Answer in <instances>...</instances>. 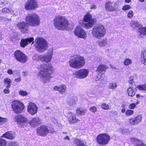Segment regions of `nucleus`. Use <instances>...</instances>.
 Returning a JSON list of instances; mask_svg holds the SVG:
<instances>
[{"label": "nucleus", "instance_id": "1", "mask_svg": "<svg viewBox=\"0 0 146 146\" xmlns=\"http://www.w3.org/2000/svg\"><path fill=\"white\" fill-rule=\"evenodd\" d=\"M26 23L24 22H19L17 25L18 28L23 33H26L28 30V24L31 26L38 25L40 22V18L38 15L35 13L28 14L26 17Z\"/></svg>", "mask_w": 146, "mask_h": 146}, {"label": "nucleus", "instance_id": "2", "mask_svg": "<svg viewBox=\"0 0 146 146\" xmlns=\"http://www.w3.org/2000/svg\"><path fill=\"white\" fill-rule=\"evenodd\" d=\"M37 68L39 70L38 75V78L44 83L49 82L51 78V75L53 73V66L51 65L42 63L38 64Z\"/></svg>", "mask_w": 146, "mask_h": 146}, {"label": "nucleus", "instance_id": "3", "mask_svg": "<svg viewBox=\"0 0 146 146\" xmlns=\"http://www.w3.org/2000/svg\"><path fill=\"white\" fill-rule=\"evenodd\" d=\"M54 26L58 29L64 30L67 29L68 26V21L64 16L58 15L55 16L53 19Z\"/></svg>", "mask_w": 146, "mask_h": 146}, {"label": "nucleus", "instance_id": "4", "mask_svg": "<svg viewBox=\"0 0 146 146\" xmlns=\"http://www.w3.org/2000/svg\"><path fill=\"white\" fill-rule=\"evenodd\" d=\"M69 66L72 68L78 69L83 66L85 63L84 58L79 55H74L68 61Z\"/></svg>", "mask_w": 146, "mask_h": 146}, {"label": "nucleus", "instance_id": "5", "mask_svg": "<svg viewBox=\"0 0 146 146\" xmlns=\"http://www.w3.org/2000/svg\"><path fill=\"white\" fill-rule=\"evenodd\" d=\"M53 51V49H50L44 54L39 55H35L33 57V59L36 60H40L41 61L48 63L51 61L52 58Z\"/></svg>", "mask_w": 146, "mask_h": 146}, {"label": "nucleus", "instance_id": "6", "mask_svg": "<svg viewBox=\"0 0 146 146\" xmlns=\"http://www.w3.org/2000/svg\"><path fill=\"white\" fill-rule=\"evenodd\" d=\"M106 33V29L102 25H97L94 27L92 30L93 36L96 38L100 39L105 35Z\"/></svg>", "mask_w": 146, "mask_h": 146}, {"label": "nucleus", "instance_id": "7", "mask_svg": "<svg viewBox=\"0 0 146 146\" xmlns=\"http://www.w3.org/2000/svg\"><path fill=\"white\" fill-rule=\"evenodd\" d=\"M35 47L39 52H44L47 49V42L42 37H38L35 40Z\"/></svg>", "mask_w": 146, "mask_h": 146}, {"label": "nucleus", "instance_id": "8", "mask_svg": "<svg viewBox=\"0 0 146 146\" xmlns=\"http://www.w3.org/2000/svg\"><path fill=\"white\" fill-rule=\"evenodd\" d=\"M84 21L86 23H84L83 21L79 22V23L82 26L87 29L91 28L94 24L95 20L92 19L91 15L87 13L83 18Z\"/></svg>", "mask_w": 146, "mask_h": 146}, {"label": "nucleus", "instance_id": "9", "mask_svg": "<svg viewBox=\"0 0 146 146\" xmlns=\"http://www.w3.org/2000/svg\"><path fill=\"white\" fill-rule=\"evenodd\" d=\"M111 140L110 136L107 133H102L98 135L96 138L97 143L100 145L107 144Z\"/></svg>", "mask_w": 146, "mask_h": 146}, {"label": "nucleus", "instance_id": "10", "mask_svg": "<svg viewBox=\"0 0 146 146\" xmlns=\"http://www.w3.org/2000/svg\"><path fill=\"white\" fill-rule=\"evenodd\" d=\"M130 26L134 29L139 28L138 32L140 35H146V27H141V23L135 21H132L130 23Z\"/></svg>", "mask_w": 146, "mask_h": 146}, {"label": "nucleus", "instance_id": "11", "mask_svg": "<svg viewBox=\"0 0 146 146\" xmlns=\"http://www.w3.org/2000/svg\"><path fill=\"white\" fill-rule=\"evenodd\" d=\"M11 106L13 110L16 113H21L25 108L23 104L17 100L13 101Z\"/></svg>", "mask_w": 146, "mask_h": 146}, {"label": "nucleus", "instance_id": "12", "mask_svg": "<svg viewBox=\"0 0 146 146\" xmlns=\"http://www.w3.org/2000/svg\"><path fill=\"white\" fill-rule=\"evenodd\" d=\"M15 121L22 127H24L28 123V119L22 115H18L16 116L14 119Z\"/></svg>", "mask_w": 146, "mask_h": 146}, {"label": "nucleus", "instance_id": "13", "mask_svg": "<svg viewBox=\"0 0 146 146\" xmlns=\"http://www.w3.org/2000/svg\"><path fill=\"white\" fill-rule=\"evenodd\" d=\"M74 35L78 37L86 39L87 38L86 32L81 27L77 26L74 31Z\"/></svg>", "mask_w": 146, "mask_h": 146}, {"label": "nucleus", "instance_id": "14", "mask_svg": "<svg viewBox=\"0 0 146 146\" xmlns=\"http://www.w3.org/2000/svg\"><path fill=\"white\" fill-rule=\"evenodd\" d=\"M16 59L19 62L22 63H25L28 60V57L23 52L19 51H16L14 53Z\"/></svg>", "mask_w": 146, "mask_h": 146}, {"label": "nucleus", "instance_id": "15", "mask_svg": "<svg viewBox=\"0 0 146 146\" xmlns=\"http://www.w3.org/2000/svg\"><path fill=\"white\" fill-rule=\"evenodd\" d=\"M89 72V71L88 69L84 68L75 71L74 75L76 78L82 79L86 78Z\"/></svg>", "mask_w": 146, "mask_h": 146}, {"label": "nucleus", "instance_id": "16", "mask_svg": "<svg viewBox=\"0 0 146 146\" xmlns=\"http://www.w3.org/2000/svg\"><path fill=\"white\" fill-rule=\"evenodd\" d=\"M38 6L37 2L35 0H28L25 4V8L27 10L34 9Z\"/></svg>", "mask_w": 146, "mask_h": 146}, {"label": "nucleus", "instance_id": "17", "mask_svg": "<svg viewBox=\"0 0 146 146\" xmlns=\"http://www.w3.org/2000/svg\"><path fill=\"white\" fill-rule=\"evenodd\" d=\"M38 109V107L34 103L30 102L27 107L28 112L31 115H33L36 113Z\"/></svg>", "mask_w": 146, "mask_h": 146}, {"label": "nucleus", "instance_id": "18", "mask_svg": "<svg viewBox=\"0 0 146 146\" xmlns=\"http://www.w3.org/2000/svg\"><path fill=\"white\" fill-rule=\"evenodd\" d=\"M67 117L69 122L70 124H74L80 121V120L76 117V115L71 112L67 113Z\"/></svg>", "mask_w": 146, "mask_h": 146}, {"label": "nucleus", "instance_id": "19", "mask_svg": "<svg viewBox=\"0 0 146 146\" xmlns=\"http://www.w3.org/2000/svg\"><path fill=\"white\" fill-rule=\"evenodd\" d=\"M34 39L33 37H29L27 38H23L21 39L20 42V46L22 48H25L29 44L32 43V44L34 43Z\"/></svg>", "mask_w": 146, "mask_h": 146}, {"label": "nucleus", "instance_id": "20", "mask_svg": "<svg viewBox=\"0 0 146 146\" xmlns=\"http://www.w3.org/2000/svg\"><path fill=\"white\" fill-rule=\"evenodd\" d=\"M97 44L99 47L104 48L109 47L111 45L110 41L107 39H102L98 41Z\"/></svg>", "mask_w": 146, "mask_h": 146}, {"label": "nucleus", "instance_id": "21", "mask_svg": "<svg viewBox=\"0 0 146 146\" xmlns=\"http://www.w3.org/2000/svg\"><path fill=\"white\" fill-rule=\"evenodd\" d=\"M48 127L44 125H41L37 129V133L39 135L45 136L48 133Z\"/></svg>", "mask_w": 146, "mask_h": 146}, {"label": "nucleus", "instance_id": "22", "mask_svg": "<svg viewBox=\"0 0 146 146\" xmlns=\"http://www.w3.org/2000/svg\"><path fill=\"white\" fill-rule=\"evenodd\" d=\"M142 119V116L141 115H139L137 117L131 118L129 119V123L132 125H135L140 123Z\"/></svg>", "mask_w": 146, "mask_h": 146}, {"label": "nucleus", "instance_id": "23", "mask_svg": "<svg viewBox=\"0 0 146 146\" xmlns=\"http://www.w3.org/2000/svg\"><path fill=\"white\" fill-rule=\"evenodd\" d=\"M130 140L131 143L135 145V146H146V144L143 143L142 140L134 137H131Z\"/></svg>", "mask_w": 146, "mask_h": 146}, {"label": "nucleus", "instance_id": "24", "mask_svg": "<svg viewBox=\"0 0 146 146\" xmlns=\"http://www.w3.org/2000/svg\"><path fill=\"white\" fill-rule=\"evenodd\" d=\"M41 123L40 119L38 117H34L30 121L29 123L32 127H35L38 126Z\"/></svg>", "mask_w": 146, "mask_h": 146}, {"label": "nucleus", "instance_id": "25", "mask_svg": "<svg viewBox=\"0 0 146 146\" xmlns=\"http://www.w3.org/2000/svg\"><path fill=\"white\" fill-rule=\"evenodd\" d=\"M107 68V66H106L102 64L100 65L97 68L96 71L97 72H98V73H99L100 72V73L101 72L105 71ZM99 74L101 75V74H100L97 76V78H96V80H98L101 78V75H99Z\"/></svg>", "mask_w": 146, "mask_h": 146}, {"label": "nucleus", "instance_id": "26", "mask_svg": "<svg viewBox=\"0 0 146 146\" xmlns=\"http://www.w3.org/2000/svg\"><path fill=\"white\" fill-rule=\"evenodd\" d=\"M66 88L65 85L62 84L59 86H56L54 87V89L58 91L60 94H63L65 92Z\"/></svg>", "mask_w": 146, "mask_h": 146}, {"label": "nucleus", "instance_id": "27", "mask_svg": "<svg viewBox=\"0 0 146 146\" xmlns=\"http://www.w3.org/2000/svg\"><path fill=\"white\" fill-rule=\"evenodd\" d=\"M114 5L113 3L109 2L107 3L105 5L106 9L109 11L111 12L115 10L116 8L114 7Z\"/></svg>", "mask_w": 146, "mask_h": 146}, {"label": "nucleus", "instance_id": "28", "mask_svg": "<svg viewBox=\"0 0 146 146\" xmlns=\"http://www.w3.org/2000/svg\"><path fill=\"white\" fill-rule=\"evenodd\" d=\"M136 90L133 86H131L127 89V92L128 95L130 96H133L135 94Z\"/></svg>", "mask_w": 146, "mask_h": 146}, {"label": "nucleus", "instance_id": "29", "mask_svg": "<svg viewBox=\"0 0 146 146\" xmlns=\"http://www.w3.org/2000/svg\"><path fill=\"white\" fill-rule=\"evenodd\" d=\"M77 100L78 99L76 96H73L68 99L67 103L69 105L73 106L75 104Z\"/></svg>", "mask_w": 146, "mask_h": 146}, {"label": "nucleus", "instance_id": "30", "mask_svg": "<svg viewBox=\"0 0 146 146\" xmlns=\"http://www.w3.org/2000/svg\"><path fill=\"white\" fill-rule=\"evenodd\" d=\"M2 137H4L6 138L13 139L15 137V134L14 132L8 131L4 134Z\"/></svg>", "mask_w": 146, "mask_h": 146}, {"label": "nucleus", "instance_id": "31", "mask_svg": "<svg viewBox=\"0 0 146 146\" xmlns=\"http://www.w3.org/2000/svg\"><path fill=\"white\" fill-rule=\"evenodd\" d=\"M141 61L142 64L146 65V50H143L141 53Z\"/></svg>", "mask_w": 146, "mask_h": 146}, {"label": "nucleus", "instance_id": "32", "mask_svg": "<svg viewBox=\"0 0 146 146\" xmlns=\"http://www.w3.org/2000/svg\"><path fill=\"white\" fill-rule=\"evenodd\" d=\"M86 112V110L85 109L81 108H78L76 111V113L77 114L80 115H83Z\"/></svg>", "mask_w": 146, "mask_h": 146}, {"label": "nucleus", "instance_id": "33", "mask_svg": "<svg viewBox=\"0 0 146 146\" xmlns=\"http://www.w3.org/2000/svg\"><path fill=\"white\" fill-rule=\"evenodd\" d=\"M74 144L76 146H87L79 139H76L75 140Z\"/></svg>", "mask_w": 146, "mask_h": 146}, {"label": "nucleus", "instance_id": "34", "mask_svg": "<svg viewBox=\"0 0 146 146\" xmlns=\"http://www.w3.org/2000/svg\"><path fill=\"white\" fill-rule=\"evenodd\" d=\"M137 88L139 90H143L146 91V84L138 85L137 86Z\"/></svg>", "mask_w": 146, "mask_h": 146}, {"label": "nucleus", "instance_id": "35", "mask_svg": "<svg viewBox=\"0 0 146 146\" xmlns=\"http://www.w3.org/2000/svg\"><path fill=\"white\" fill-rule=\"evenodd\" d=\"M18 93L19 95L22 96H25L27 94V93L26 91L22 90H19L18 92Z\"/></svg>", "mask_w": 146, "mask_h": 146}, {"label": "nucleus", "instance_id": "36", "mask_svg": "<svg viewBox=\"0 0 146 146\" xmlns=\"http://www.w3.org/2000/svg\"><path fill=\"white\" fill-rule=\"evenodd\" d=\"M132 63L131 60L128 58L125 59V61L124 62V64L125 66H128L130 64Z\"/></svg>", "mask_w": 146, "mask_h": 146}, {"label": "nucleus", "instance_id": "37", "mask_svg": "<svg viewBox=\"0 0 146 146\" xmlns=\"http://www.w3.org/2000/svg\"><path fill=\"white\" fill-rule=\"evenodd\" d=\"M117 87V85L115 83H111L110 84L109 86V88L111 89H114Z\"/></svg>", "mask_w": 146, "mask_h": 146}, {"label": "nucleus", "instance_id": "38", "mask_svg": "<svg viewBox=\"0 0 146 146\" xmlns=\"http://www.w3.org/2000/svg\"><path fill=\"white\" fill-rule=\"evenodd\" d=\"M134 113V111L131 110H128L126 112L125 114L127 116H130L132 115Z\"/></svg>", "mask_w": 146, "mask_h": 146}, {"label": "nucleus", "instance_id": "39", "mask_svg": "<svg viewBox=\"0 0 146 146\" xmlns=\"http://www.w3.org/2000/svg\"><path fill=\"white\" fill-rule=\"evenodd\" d=\"M4 81L6 84H8L7 86V88H9L11 85L10 84L11 82V81L10 79L9 78H5L4 79Z\"/></svg>", "mask_w": 146, "mask_h": 146}, {"label": "nucleus", "instance_id": "40", "mask_svg": "<svg viewBox=\"0 0 146 146\" xmlns=\"http://www.w3.org/2000/svg\"><path fill=\"white\" fill-rule=\"evenodd\" d=\"M7 121V119L5 118L0 117V125L3 124Z\"/></svg>", "mask_w": 146, "mask_h": 146}, {"label": "nucleus", "instance_id": "41", "mask_svg": "<svg viewBox=\"0 0 146 146\" xmlns=\"http://www.w3.org/2000/svg\"><path fill=\"white\" fill-rule=\"evenodd\" d=\"M6 144L7 142L5 140L0 139V146H6Z\"/></svg>", "mask_w": 146, "mask_h": 146}, {"label": "nucleus", "instance_id": "42", "mask_svg": "<svg viewBox=\"0 0 146 146\" xmlns=\"http://www.w3.org/2000/svg\"><path fill=\"white\" fill-rule=\"evenodd\" d=\"M101 108L102 109L105 110H108L109 108V106L105 103L102 104L101 106Z\"/></svg>", "mask_w": 146, "mask_h": 146}, {"label": "nucleus", "instance_id": "43", "mask_svg": "<svg viewBox=\"0 0 146 146\" xmlns=\"http://www.w3.org/2000/svg\"><path fill=\"white\" fill-rule=\"evenodd\" d=\"M8 146H19L16 142L11 141L8 143Z\"/></svg>", "mask_w": 146, "mask_h": 146}, {"label": "nucleus", "instance_id": "44", "mask_svg": "<svg viewBox=\"0 0 146 146\" xmlns=\"http://www.w3.org/2000/svg\"><path fill=\"white\" fill-rule=\"evenodd\" d=\"M90 110L93 113H95L97 110V108L95 106H92L89 108Z\"/></svg>", "mask_w": 146, "mask_h": 146}, {"label": "nucleus", "instance_id": "45", "mask_svg": "<svg viewBox=\"0 0 146 146\" xmlns=\"http://www.w3.org/2000/svg\"><path fill=\"white\" fill-rule=\"evenodd\" d=\"M131 8V7L130 5H125L123 6L122 8V10L124 11H126L127 10L130 9Z\"/></svg>", "mask_w": 146, "mask_h": 146}, {"label": "nucleus", "instance_id": "46", "mask_svg": "<svg viewBox=\"0 0 146 146\" xmlns=\"http://www.w3.org/2000/svg\"><path fill=\"white\" fill-rule=\"evenodd\" d=\"M136 106V104L135 103H132L130 104L129 106V109H134Z\"/></svg>", "mask_w": 146, "mask_h": 146}, {"label": "nucleus", "instance_id": "47", "mask_svg": "<svg viewBox=\"0 0 146 146\" xmlns=\"http://www.w3.org/2000/svg\"><path fill=\"white\" fill-rule=\"evenodd\" d=\"M133 15V13L132 11H130L128 13L127 15V17L128 18H132Z\"/></svg>", "mask_w": 146, "mask_h": 146}, {"label": "nucleus", "instance_id": "48", "mask_svg": "<svg viewBox=\"0 0 146 146\" xmlns=\"http://www.w3.org/2000/svg\"><path fill=\"white\" fill-rule=\"evenodd\" d=\"M52 122L54 124H55L57 125H59V123H58L57 122L56 119L54 118H52L51 119Z\"/></svg>", "mask_w": 146, "mask_h": 146}, {"label": "nucleus", "instance_id": "49", "mask_svg": "<svg viewBox=\"0 0 146 146\" xmlns=\"http://www.w3.org/2000/svg\"><path fill=\"white\" fill-rule=\"evenodd\" d=\"M48 133H53L54 132V131L53 128L51 127H49V129L48 128Z\"/></svg>", "mask_w": 146, "mask_h": 146}, {"label": "nucleus", "instance_id": "50", "mask_svg": "<svg viewBox=\"0 0 146 146\" xmlns=\"http://www.w3.org/2000/svg\"><path fill=\"white\" fill-rule=\"evenodd\" d=\"M2 12L3 13H9V10L7 8H3L2 10Z\"/></svg>", "mask_w": 146, "mask_h": 146}, {"label": "nucleus", "instance_id": "51", "mask_svg": "<svg viewBox=\"0 0 146 146\" xmlns=\"http://www.w3.org/2000/svg\"><path fill=\"white\" fill-rule=\"evenodd\" d=\"M11 19H10L5 18L3 17L2 22H4V21L6 23H7L8 22L10 21Z\"/></svg>", "mask_w": 146, "mask_h": 146}, {"label": "nucleus", "instance_id": "52", "mask_svg": "<svg viewBox=\"0 0 146 146\" xmlns=\"http://www.w3.org/2000/svg\"><path fill=\"white\" fill-rule=\"evenodd\" d=\"M16 36L14 35V36H12L10 38V39L12 41H15L16 40Z\"/></svg>", "mask_w": 146, "mask_h": 146}, {"label": "nucleus", "instance_id": "53", "mask_svg": "<svg viewBox=\"0 0 146 146\" xmlns=\"http://www.w3.org/2000/svg\"><path fill=\"white\" fill-rule=\"evenodd\" d=\"M133 78L132 77H131L129 78V82L130 84H131L133 82Z\"/></svg>", "mask_w": 146, "mask_h": 146}, {"label": "nucleus", "instance_id": "54", "mask_svg": "<svg viewBox=\"0 0 146 146\" xmlns=\"http://www.w3.org/2000/svg\"><path fill=\"white\" fill-rule=\"evenodd\" d=\"M96 8V6L94 5H92L90 6V9H95Z\"/></svg>", "mask_w": 146, "mask_h": 146}, {"label": "nucleus", "instance_id": "55", "mask_svg": "<svg viewBox=\"0 0 146 146\" xmlns=\"http://www.w3.org/2000/svg\"><path fill=\"white\" fill-rule=\"evenodd\" d=\"M122 107V108L121 110V112L123 113H124L125 112V113L126 109L125 106H123Z\"/></svg>", "mask_w": 146, "mask_h": 146}, {"label": "nucleus", "instance_id": "56", "mask_svg": "<svg viewBox=\"0 0 146 146\" xmlns=\"http://www.w3.org/2000/svg\"><path fill=\"white\" fill-rule=\"evenodd\" d=\"M9 88H7V89H5V90H4V92L5 93V94H8L9 93Z\"/></svg>", "mask_w": 146, "mask_h": 146}, {"label": "nucleus", "instance_id": "57", "mask_svg": "<svg viewBox=\"0 0 146 146\" xmlns=\"http://www.w3.org/2000/svg\"><path fill=\"white\" fill-rule=\"evenodd\" d=\"M15 81L16 82L19 83L21 81V77H19L16 78L15 80Z\"/></svg>", "mask_w": 146, "mask_h": 146}, {"label": "nucleus", "instance_id": "58", "mask_svg": "<svg viewBox=\"0 0 146 146\" xmlns=\"http://www.w3.org/2000/svg\"><path fill=\"white\" fill-rule=\"evenodd\" d=\"M7 73L9 74H13L12 70L11 69H9L7 71Z\"/></svg>", "mask_w": 146, "mask_h": 146}, {"label": "nucleus", "instance_id": "59", "mask_svg": "<svg viewBox=\"0 0 146 146\" xmlns=\"http://www.w3.org/2000/svg\"><path fill=\"white\" fill-rule=\"evenodd\" d=\"M23 75L24 76H27L28 74L27 71H23Z\"/></svg>", "mask_w": 146, "mask_h": 146}, {"label": "nucleus", "instance_id": "60", "mask_svg": "<svg viewBox=\"0 0 146 146\" xmlns=\"http://www.w3.org/2000/svg\"><path fill=\"white\" fill-rule=\"evenodd\" d=\"M14 11L12 9L9 10V13H10L11 14L13 15H15V13H13Z\"/></svg>", "mask_w": 146, "mask_h": 146}, {"label": "nucleus", "instance_id": "61", "mask_svg": "<svg viewBox=\"0 0 146 146\" xmlns=\"http://www.w3.org/2000/svg\"><path fill=\"white\" fill-rule=\"evenodd\" d=\"M120 129V131H122V132H121V133L122 134L125 133V131H126L127 130H123L122 129Z\"/></svg>", "mask_w": 146, "mask_h": 146}, {"label": "nucleus", "instance_id": "62", "mask_svg": "<svg viewBox=\"0 0 146 146\" xmlns=\"http://www.w3.org/2000/svg\"><path fill=\"white\" fill-rule=\"evenodd\" d=\"M136 96L137 98H142L143 97V96H141L139 94H137L136 95Z\"/></svg>", "mask_w": 146, "mask_h": 146}, {"label": "nucleus", "instance_id": "63", "mask_svg": "<svg viewBox=\"0 0 146 146\" xmlns=\"http://www.w3.org/2000/svg\"><path fill=\"white\" fill-rule=\"evenodd\" d=\"M64 139H66V140L67 139L68 140H70V139L69 138V137L68 136H65L64 137Z\"/></svg>", "mask_w": 146, "mask_h": 146}, {"label": "nucleus", "instance_id": "64", "mask_svg": "<svg viewBox=\"0 0 146 146\" xmlns=\"http://www.w3.org/2000/svg\"><path fill=\"white\" fill-rule=\"evenodd\" d=\"M125 1L127 3H129L131 1V0H125Z\"/></svg>", "mask_w": 146, "mask_h": 146}]
</instances>
